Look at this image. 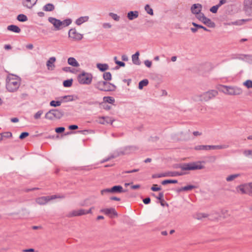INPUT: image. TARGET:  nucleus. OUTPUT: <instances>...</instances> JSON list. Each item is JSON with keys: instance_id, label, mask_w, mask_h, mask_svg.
I'll return each instance as SVG.
<instances>
[{"instance_id": "nucleus-1", "label": "nucleus", "mask_w": 252, "mask_h": 252, "mask_svg": "<svg viewBox=\"0 0 252 252\" xmlns=\"http://www.w3.org/2000/svg\"><path fill=\"white\" fill-rule=\"evenodd\" d=\"M204 167V166L201 164V162L200 161L180 164L177 165L176 168H180L182 170V171H172L166 172L167 176L175 177L178 176H182L187 174V171L200 170L203 169Z\"/></svg>"}, {"instance_id": "nucleus-2", "label": "nucleus", "mask_w": 252, "mask_h": 252, "mask_svg": "<svg viewBox=\"0 0 252 252\" xmlns=\"http://www.w3.org/2000/svg\"><path fill=\"white\" fill-rule=\"evenodd\" d=\"M21 84L20 78L13 74H9L6 79V88L9 92H15Z\"/></svg>"}, {"instance_id": "nucleus-3", "label": "nucleus", "mask_w": 252, "mask_h": 252, "mask_svg": "<svg viewBox=\"0 0 252 252\" xmlns=\"http://www.w3.org/2000/svg\"><path fill=\"white\" fill-rule=\"evenodd\" d=\"M218 94L216 90H210L200 94H197L193 96V99L195 101H208Z\"/></svg>"}, {"instance_id": "nucleus-4", "label": "nucleus", "mask_w": 252, "mask_h": 252, "mask_svg": "<svg viewBox=\"0 0 252 252\" xmlns=\"http://www.w3.org/2000/svg\"><path fill=\"white\" fill-rule=\"evenodd\" d=\"M48 21L53 24L56 30H60L66 27L72 23V20L70 19H67L63 21H61L55 18L49 17Z\"/></svg>"}, {"instance_id": "nucleus-5", "label": "nucleus", "mask_w": 252, "mask_h": 252, "mask_svg": "<svg viewBox=\"0 0 252 252\" xmlns=\"http://www.w3.org/2000/svg\"><path fill=\"white\" fill-rule=\"evenodd\" d=\"M77 80L80 84L90 85L92 82L93 75L90 73L83 71L78 75Z\"/></svg>"}, {"instance_id": "nucleus-6", "label": "nucleus", "mask_w": 252, "mask_h": 252, "mask_svg": "<svg viewBox=\"0 0 252 252\" xmlns=\"http://www.w3.org/2000/svg\"><path fill=\"white\" fill-rule=\"evenodd\" d=\"M222 92L229 95H239L243 92L242 89L237 87L222 86Z\"/></svg>"}, {"instance_id": "nucleus-7", "label": "nucleus", "mask_w": 252, "mask_h": 252, "mask_svg": "<svg viewBox=\"0 0 252 252\" xmlns=\"http://www.w3.org/2000/svg\"><path fill=\"white\" fill-rule=\"evenodd\" d=\"M63 116L62 112L58 109H52L49 111L45 114L46 119L52 120L55 119H60Z\"/></svg>"}, {"instance_id": "nucleus-8", "label": "nucleus", "mask_w": 252, "mask_h": 252, "mask_svg": "<svg viewBox=\"0 0 252 252\" xmlns=\"http://www.w3.org/2000/svg\"><path fill=\"white\" fill-rule=\"evenodd\" d=\"M63 196L61 197L60 196L57 195H53L51 196H41L37 198L35 200L36 202L39 205H45L48 203L49 201L58 198H63Z\"/></svg>"}, {"instance_id": "nucleus-9", "label": "nucleus", "mask_w": 252, "mask_h": 252, "mask_svg": "<svg viewBox=\"0 0 252 252\" xmlns=\"http://www.w3.org/2000/svg\"><path fill=\"white\" fill-rule=\"evenodd\" d=\"M68 37L72 41H78L83 38V35L78 32L75 29H71L68 31Z\"/></svg>"}, {"instance_id": "nucleus-10", "label": "nucleus", "mask_w": 252, "mask_h": 252, "mask_svg": "<svg viewBox=\"0 0 252 252\" xmlns=\"http://www.w3.org/2000/svg\"><path fill=\"white\" fill-rule=\"evenodd\" d=\"M114 120L109 117H98L96 122L100 124L106 125V124H112Z\"/></svg>"}, {"instance_id": "nucleus-11", "label": "nucleus", "mask_w": 252, "mask_h": 252, "mask_svg": "<svg viewBox=\"0 0 252 252\" xmlns=\"http://www.w3.org/2000/svg\"><path fill=\"white\" fill-rule=\"evenodd\" d=\"M85 215V209H81L78 210H74L70 212L67 214L68 217H74L77 216H80Z\"/></svg>"}, {"instance_id": "nucleus-12", "label": "nucleus", "mask_w": 252, "mask_h": 252, "mask_svg": "<svg viewBox=\"0 0 252 252\" xmlns=\"http://www.w3.org/2000/svg\"><path fill=\"white\" fill-rule=\"evenodd\" d=\"M56 58L54 57L50 58L46 62V66L49 70H53L55 67V63Z\"/></svg>"}, {"instance_id": "nucleus-13", "label": "nucleus", "mask_w": 252, "mask_h": 252, "mask_svg": "<svg viewBox=\"0 0 252 252\" xmlns=\"http://www.w3.org/2000/svg\"><path fill=\"white\" fill-rule=\"evenodd\" d=\"M106 83L107 81H99L94 84V87L99 91H104Z\"/></svg>"}, {"instance_id": "nucleus-14", "label": "nucleus", "mask_w": 252, "mask_h": 252, "mask_svg": "<svg viewBox=\"0 0 252 252\" xmlns=\"http://www.w3.org/2000/svg\"><path fill=\"white\" fill-rule=\"evenodd\" d=\"M201 9L202 5L199 3L194 4L191 7V12L195 15L201 12Z\"/></svg>"}, {"instance_id": "nucleus-15", "label": "nucleus", "mask_w": 252, "mask_h": 252, "mask_svg": "<svg viewBox=\"0 0 252 252\" xmlns=\"http://www.w3.org/2000/svg\"><path fill=\"white\" fill-rule=\"evenodd\" d=\"M37 0H23V4L28 8H31L34 5Z\"/></svg>"}, {"instance_id": "nucleus-16", "label": "nucleus", "mask_w": 252, "mask_h": 252, "mask_svg": "<svg viewBox=\"0 0 252 252\" xmlns=\"http://www.w3.org/2000/svg\"><path fill=\"white\" fill-rule=\"evenodd\" d=\"M100 212L107 215H113L114 216H117V213L114 208L102 209L100 210Z\"/></svg>"}, {"instance_id": "nucleus-17", "label": "nucleus", "mask_w": 252, "mask_h": 252, "mask_svg": "<svg viewBox=\"0 0 252 252\" xmlns=\"http://www.w3.org/2000/svg\"><path fill=\"white\" fill-rule=\"evenodd\" d=\"M237 192L241 194H247V184L241 185L236 187Z\"/></svg>"}, {"instance_id": "nucleus-18", "label": "nucleus", "mask_w": 252, "mask_h": 252, "mask_svg": "<svg viewBox=\"0 0 252 252\" xmlns=\"http://www.w3.org/2000/svg\"><path fill=\"white\" fill-rule=\"evenodd\" d=\"M60 98L62 100V102L63 101V100L64 99L65 100V102H67L75 100L78 99V97L73 95H68L62 96L60 97Z\"/></svg>"}, {"instance_id": "nucleus-19", "label": "nucleus", "mask_w": 252, "mask_h": 252, "mask_svg": "<svg viewBox=\"0 0 252 252\" xmlns=\"http://www.w3.org/2000/svg\"><path fill=\"white\" fill-rule=\"evenodd\" d=\"M116 86L115 85H114L113 84H112L111 83H109L108 82H107L104 91V92L114 91L116 90Z\"/></svg>"}, {"instance_id": "nucleus-20", "label": "nucleus", "mask_w": 252, "mask_h": 252, "mask_svg": "<svg viewBox=\"0 0 252 252\" xmlns=\"http://www.w3.org/2000/svg\"><path fill=\"white\" fill-rule=\"evenodd\" d=\"M116 86L115 85H114L113 84H112L111 83H109L108 82H107L104 91V92L114 91L116 90Z\"/></svg>"}, {"instance_id": "nucleus-21", "label": "nucleus", "mask_w": 252, "mask_h": 252, "mask_svg": "<svg viewBox=\"0 0 252 252\" xmlns=\"http://www.w3.org/2000/svg\"><path fill=\"white\" fill-rule=\"evenodd\" d=\"M111 193H121L125 192L121 186H115L111 188Z\"/></svg>"}, {"instance_id": "nucleus-22", "label": "nucleus", "mask_w": 252, "mask_h": 252, "mask_svg": "<svg viewBox=\"0 0 252 252\" xmlns=\"http://www.w3.org/2000/svg\"><path fill=\"white\" fill-rule=\"evenodd\" d=\"M67 63L73 66V67H78L79 66V63L76 61V60L73 57H70L67 60Z\"/></svg>"}, {"instance_id": "nucleus-23", "label": "nucleus", "mask_w": 252, "mask_h": 252, "mask_svg": "<svg viewBox=\"0 0 252 252\" xmlns=\"http://www.w3.org/2000/svg\"><path fill=\"white\" fill-rule=\"evenodd\" d=\"M139 53L136 52L132 56V61L133 63L136 65H140V62L139 59Z\"/></svg>"}, {"instance_id": "nucleus-24", "label": "nucleus", "mask_w": 252, "mask_h": 252, "mask_svg": "<svg viewBox=\"0 0 252 252\" xmlns=\"http://www.w3.org/2000/svg\"><path fill=\"white\" fill-rule=\"evenodd\" d=\"M138 17V12L137 11H130L127 13V18L130 20H132Z\"/></svg>"}, {"instance_id": "nucleus-25", "label": "nucleus", "mask_w": 252, "mask_h": 252, "mask_svg": "<svg viewBox=\"0 0 252 252\" xmlns=\"http://www.w3.org/2000/svg\"><path fill=\"white\" fill-rule=\"evenodd\" d=\"M209 215L204 213H197L194 215V218L198 220H202L208 217Z\"/></svg>"}, {"instance_id": "nucleus-26", "label": "nucleus", "mask_w": 252, "mask_h": 252, "mask_svg": "<svg viewBox=\"0 0 252 252\" xmlns=\"http://www.w3.org/2000/svg\"><path fill=\"white\" fill-rule=\"evenodd\" d=\"M96 67L101 71H105L109 69V66L106 63H97Z\"/></svg>"}, {"instance_id": "nucleus-27", "label": "nucleus", "mask_w": 252, "mask_h": 252, "mask_svg": "<svg viewBox=\"0 0 252 252\" xmlns=\"http://www.w3.org/2000/svg\"><path fill=\"white\" fill-rule=\"evenodd\" d=\"M7 30L16 33H19L21 32V29L17 26L14 25L8 26Z\"/></svg>"}, {"instance_id": "nucleus-28", "label": "nucleus", "mask_w": 252, "mask_h": 252, "mask_svg": "<svg viewBox=\"0 0 252 252\" xmlns=\"http://www.w3.org/2000/svg\"><path fill=\"white\" fill-rule=\"evenodd\" d=\"M89 20V17L88 16H83L79 18H78L76 21L75 23L77 25H81L82 24L84 23L85 22L88 21Z\"/></svg>"}, {"instance_id": "nucleus-29", "label": "nucleus", "mask_w": 252, "mask_h": 252, "mask_svg": "<svg viewBox=\"0 0 252 252\" xmlns=\"http://www.w3.org/2000/svg\"><path fill=\"white\" fill-rule=\"evenodd\" d=\"M241 176L240 174H234L229 175L226 178V181L228 182H230L235 180L236 178L239 177Z\"/></svg>"}, {"instance_id": "nucleus-30", "label": "nucleus", "mask_w": 252, "mask_h": 252, "mask_svg": "<svg viewBox=\"0 0 252 252\" xmlns=\"http://www.w3.org/2000/svg\"><path fill=\"white\" fill-rule=\"evenodd\" d=\"M12 136V134L10 132H5L0 133V141L6 138H11Z\"/></svg>"}, {"instance_id": "nucleus-31", "label": "nucleus", "mask_w": 252, "mask_h": 252, "mask_svg": "<svg viewBox=\"0 0 252 252\" xmlns=\"http://www.w3.org/2000/svg\"><path fill=\"white\" fill-rule=\"evenodd\" d=\"M202 22H203L204 24L206 25L207 26H208V27H214L215 26V24L214 23L212 22L211 21V20L205 17L203 19V20L201 21Z\"/></svg>"}, {"instance_id": "nucleus-32", "label": "nucleus", "mask_w": 252, "mask_h": 252, "mask_svg": "<svg viewBox=\"0 0 252 252\" xmlns=\"http://www.w3.org/2000/svg\"><path fill=\"white\" fill-rule=\"evenodd\" d=\"M228 147V145H210V150L226 149V148H227Z\"/></svg>"}, {"instance_id": "nucleus-33", "label": "nucleus", "mask_w": 252, "mask_h": 252, "mask_svg": "<svg viewBox=\"0 0 252 252\" xmlns=\"http://www.w3.org/2000/svg\"><path fill=\"white\" fill-rule=\"evenodd\" d=\"M54 9L55 6L52 3L46 4L43 7V10L45 11H52Z\"/></svg>"}, {"instance_id": "nucleus-34", "label": "nucleus", "mask_w": 252, "mask_h": 252, "mask_svg": "<svg viewBox=\"0 0 252 252\" xmlns=\"http://www.w3.org/2000/svg\"><path fill=\"white\" fill-rule=\"evenodd\" d=\"M195 150H210V145H197L194 147Z\"/></svg>"}, {"instance_id": "nucleus-35", "label": "nucleus", "mask_w": 252, "mask_h": 252, "mask_svg": "<svg viewBox=\"0 0 252 252\" xmlns=\"http://www.w3.org/2000/svg\"><path fill=\"white\" fill-rule=\"evenodd\" d=\"M103 101L110 104H113L115 102V99L111 96H104L103 98Z\"/></svg>"}, {"instance_id": "nucleus-36", "label": "nucleus", "mask_w": 252, "mask_h": 252, "mask_svg": "<svg viewBox=\"0 0 252 252\" xmlns=\"http://www.w3.org/2000/svg\"><path fill=\"white\" fill-rule=\"evenodd\" d=\"M103 78L105 81H110L112 79V75L110 72H106L103 73Z\"/></svg>"}, {"instance_id": "nucleus-37", "label": "nucleus", "mask_w": 252, "mask_h": 252, "mask_svg": "<svg viewBox=\"0 0 252 252\" xmlns=\"http://www.w3.org/2000/svg\"><path fill=\"white\" fill-rule=\"evenodd\" d=\"M148 80L147 79H144L141 81L139 83L138 88L140 90L143 89V88L145 86H146L148 84Z\"/></svg>"}, {"instance_id": "nucleus-38", "label": "nucleus", "mask_w": 252, "mask_h": 252, "mask_svg": "<svg viewBox=\"0 0 252 252\" xmlns=\"http://www.w3.org/2000/svg\"><path fill=\"white\" fill-rule=\"evenodd\" d=\"M62 103V100H58V101L52 100L50 102V105L52 107L60 106L61 105Z\"/></svg>"}, {"instance_id": "nucleus-39", "label": "nucleus", "mask_w": 252, "mask_h": 252, "mask_svg": "<svg viewBox=\"0 0 252 252\" xmlns=\"http://www.w3.org/2000/svg\"><path fill=\"white\" fill-rule=\"evenodd\" d=\"M17 19L20 22H26L28 20V18L26 15L21 14L18 15Z\"/></svg>"}, {"instance_id": "nucleus-40", "label": "nucleus", "mask_w": 252, "mask_h": 252, "mask_svg": "<svg viewBox=\"0 0 252 252\" xmlns=\"http://www.w3.org/2000/svg\"><path fill=\"white\" fill-rule=\"evenodd\" d=\"M245 20H239L234 22H232L231 23H228L227 24V25H242L243 24Z\"/></svg>"}, {"instance_id": "nucleus-41", "label": "nucleus", "mask_w": 252, "mask_h": 252, "mask_svg": "<svg viewBox=\"0 0 252 252\" xmlns=\"http://www.w3.org/2000/svg\"><path fill=\"white\" fill-rule=\"evenodd\" d=\"M247 194L252 196V183L247 184Z\"/></svg>"}, {"instance_id": "nucleus-42", "label": "nucleus", "mask_w": 252, "mask_h": 252, "mask_svg": "<svg viewBox=\"0 0 252 252\" xmlns=\"http://www.w3.org/2000/svg\"><path fill=\"white\" fill-rule=\"evenodd\" d=\"M73 80L72 79L66 80L63 81V85L64 87H70L72 86Z\"/></svg>"}, {"instance_id": "nucleus-43", "label": "nucleus", "mask_w": 252, "mask_h": 252, "mask_svg": "<svg viewBox=\"0 0 252 252\" xmlns=\"http://www.w3.org/2000/svg\"><path fill=\"white\" fill-rule=\"evenodd\" d=\"M243 154L245 157L252 158V150H245Z\"/></svg>"}, {"instance_id": "nucleus-44", "label": "nucleus", "mask_w": 252, "mask_h": 252, "mask_svg": "<svg viewBox=\"0 0 252 252\" xmlns=\"http://www.w3.org/2000/svg\"><path fill=\"white\" fill-rule=\"evenodd\" d=\"M178 181L176 180H165L162 182L161 184L163 185H165L167 184H176Z\"/></svg>"}, {"instance_id": "nucleus-45", "label": "nucleus", "mask_w": 252, "mask_h": 252, "mask_svg": "<svg viewBox=\"0 0 252 252\" xmlns=\"http://www.w3.org/2000/svg\"><path fill=\"white\" fill-rule=\"evenodd\" d=\"M145 10L147 12V13L151 15H153V10L152 8L150 7V5L148 4H146L145 6Z\"/></svg>"}, {"instance_id": "nucleus-46", "label": "nucleus", "mask_w": 252, "mask_h": 252, "mask_svg": "<svg viewBox=\"0 0 252 252\" xmlns=\"http://www.w3.org/2000/svg\"><path fill=\"white\" fill-rule=\"evenodd\" d=\"M243 85L248 89L252 88V81L251 80H247L243 83Z\"/></svg>"}, {"instance_id": "nucleus-47", "label": "nucleus", "mask_w": 252, "mask_h": 252, "mask_svg": "<svg viewBox=\"0 0 252 252\" xmlns=\"http://www.w3.org/2000/svg\"><path fill=\"white\" fill-rule=\"evenodd\" d=\"M196 187L194 186L193 185H189L185 187H183V189H184V191H188L190 190L193 189H195Z\"/></svg>"}, {"instance_id": "nucleus-48", "label": "nucleus", "mask_w": 252, "mask_h": 252, "mask_svg": "<svg viewBox=\"0 0 252 252\" xmlns=\"http://www.w3.org/2000/svg\"><path fill=\"white\" fill-rule=\"evenodd\" d=\"M205 17L204 14L200 12L198 14H196V18L200 21H202Z\"/></svg>"}, {"instance_id": "nucleus-49", "label": "nucleus", "mask_w": 252, "mask_h": 252, "mask_svg": "<svg viewBox=\"0 0 252 252\" xmlns=\"http://www.w3.org/2000/svg\"><path fill=\"white\" fill-rule=\"evenodd\" d=\"M109 15L115 20L116 21H118L120 20V17L117 15L116 14L113 13H110Z\"/></svg>"}, {"instance_id": "nucleus-50", "label": "nucleus", "mask_w": 252, "mask_h": 252, "mask_svg": "<svg viewBox=\"0 0 252 252\" xmlns=\"http://www.w3.org/2000/svg\"><path fill=\"white\" fill-rule=\"evenodd\" d=\"M101 194L103 195L106 193H111V189H102L100 191Z\"/></svg>"}, {"instance_id": "nucleus-51", "label": "nucleus", "mask_w": 252, "mask_h": 252, "mask_svg": "<svg viewBox=\"0 0 252 252\" xmlns=\"http://www.w3.org/2000/svg\"><path fill=\"white\" fill-rule=\"evenodd\" d=\"M42 114H43L42 111H41V110L38 111L35 114L34 117L35 119H38L40 118V117Z\"/></svg>"}, {"instance_id": "nucleus-52", "label": "nucleus", "mask_w": 252, "mask_h": 252, "mask_svg": "<svg viewBox=\"0 0 252 252\" xmlns=\"http://www.w3.org/2000/svg\"><path fill=\"white\" fill-rule=\"evenodd\" d=\"M219 8V6L218 5H216L212 6L210 8V10L212 13H216L217 12L218 9Z\"/></svg>"}, {"instance_id": "nucleus-53", "label": "nucleus", "mask_w": 252, "mask_h": 252, "mask_svg": "<svg viewBox=\"0 0 252 252\" xmlns=\"http://www.w3.org/2000/svg\"><path fill=\"white\" fill-rule=\"evenodd\" d=\"M192 24L195 26V27L197 28H200V29H203L204 31H208L209 30L206 29L205 27L201 26V25H198L197 24H196L195 23H194L193 22L192 23Z\"/></svg>"}, {"instance_id": "nucleus-54", "label": "nucleus", "mask_w": 252, "mask_h": 252, "mask_svg": "<svg viewBox=\"0 0 252 252\" xmlns=\"http://www.w3.org/2000/svg\"><path fill=\"white\" fill-rule=\"evenodd\" d=\"M244 3L245 6L252 7V0H245Z\"/></svg>"}, {"instance_id": "nucleus-55", "label": "nucleus", "mask_w": 252, "mask_h": 252, "mask_svg": "<svg viewBox=\"0 0 252 252\" xmlns=\"http://www.w3.org/2000/svg\"><path fill=\"white\" fill-rule=\"evenodd\" d=\"M152 190L154 191H157L160 190L161 189L160 188L158 187L157 185H154L153 187L151 188Z\"/></svg>"}, {"instance_id": "nucleus-56", "label": "nucleus", "mask_w": 252, "mask_h": 252, "mask_svg": "<svg viewBox=\"0 0 252 252\" xmlns=\"http://www.w3.org/2000/svg\"><path fill=\"white\" fill-rule=\"evenodd\" d=\"M163 192H160L158 195V196L157 197V198L158 200H159L160 201H163Z\"/></svg>"}, {"instance_id": "nucleus-57", "label": "nucleus", "mask_w": 252, "mask_h": 252, "mask_svg": "<svg viewBox=\"0 0 252 252\" xmlns=\"http://www.w3.org/2000/svg\"><path fill=\"white\" fill-rule=\"evenodd\" d=\"M65 128L63 127H57L55 129L57 133H61L64 131Z\"/></svg>"}, {"instance_id": "nucleus-58", "label": "nucleus", "mask_w": 252, "mask_h": 252, "mask_svg": "<svg viewBox=\"0 0 252 252\" xmlns=\"http://www.w3.org/2000/svg\"><path fill=\"white\" fill-rule=\"evenodd\" d=\"M29 135V134L28 132H24L20 134L19 138L20 139H24V138L26 137L27 136H28Z\"/></svg>"}, {"instance_id": "nucleus-59", "label": "nucleus", "mask_w": 252, "mask_h": 252, "mask_svg": "<svg viewBox=\"0 0 252 252\" xmlns=\"http://www.w3.org/2000/svg\"><path fill=\"white\" fill-rule=\"evenodd\" d=\"M102 26L105 29H110L112 27L111 25L108 23H103Z\"/></svg>"}, {"instance_id": "nucleus-60", "label": "nucleus", "mask_w": 252, "mask_h": 252, "mask_svg": "<svg viewBox=\"0 0 252 252\" xmlns=\"http://www.w3.org/2000/svg\"><path fill=\"white\" fill-rule=\"evenodd\" d=\"M145 65L148 67H151L152 65V62L149 60H146L144 62Z\"/></svg>"}, {"instance_id": "nucleus-61", "label": "nucleus", "mask_w": 252, "mask_h": 252, "mask_svg": "<svg viewBox=\"0 0 252 252\" xmlns=\"http://www.w3.org/2000/svg\"><path fill=\"white\" fill-rule=\"evenodd\" d=\"M116 63L118 65H119L120 66H125V63L124 62L119 61H116Z\"/></svg>"}, {"instance_id": "nucleus-62", "label": "nucleus", "mask_w": 252, "mask_h": 252, "mask_svg": "<svg viewBox=\"0 0 252 252\" xmlns=\"http://www.w3.org/2000/svg\"><path fill=\"white\" fill-rule=\"evenodd\" d=\"M63 70L65 72H72L71 70V68L70 67H64L63 68Z\"/></svg>"}, {"instance_id": "nucleus-63", "label": "nucleus", "mask_w": 252, "mask_h": 252, "mask_svg": "<svg viewBox=\"0 0 252 252\" xmlns=\"http://www.w3.org/2000/svg\"><path fill=\"white\" fill-rule=\"evenodd\" d=\"M193 134L195 136H200L202 135V132L199 131H195L193 132Z\"/></svg>"}, {"instance_id": "nucleus-64", "label": "nucleus", "mask_w": 252, "mask_h": 252, "mask_svg": "<svg viewBox=\"0 0 252 252\" xmlns=\"http://www.w3.org/2000/svg\"><path fill=\"white\" fill-rule=\"evenodd\" d=\"M143 201L145 204H147L150 202L151 199L149 197H147V198L144 199Z\"/></svg>"}]
</instances>
